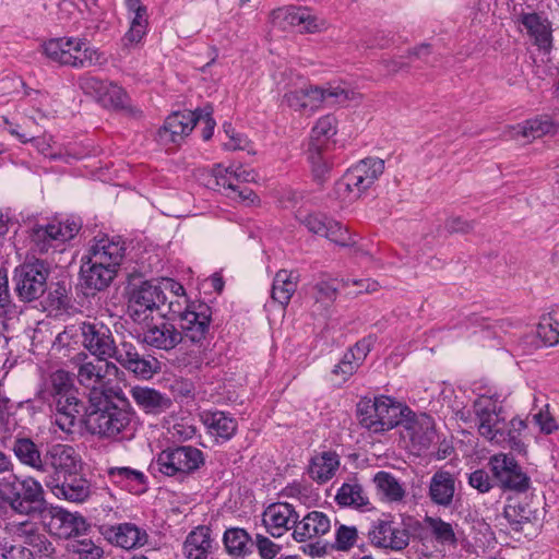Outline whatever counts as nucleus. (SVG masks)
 I'll use <instances>...</instances> for the list:
<instances>
[{
	"label": "nucleus",
	"instance_id": "1",
	"mask_svg": "<svg viewBox=\"0 0 559 559\" xmlns=\"http://www.w3.org/2000/svg\"><path fill=\"white\" fill-rule=\"evenodd\" d=\"M132 411L122 389L93 390L88 394L86 427L93 435L116 438L131 424Z\"/></svg>",
	"mask_w": 559,
	"mask_h": 559
},
{
	"label": "nucleus",
	"instance_id": "2",
	"mask_svg": "<svg viewBox=\"0 0 559 559\" xmlns=\"http://www.w3.org/2000/svg\"><path fill=\"white\" fill-rule=\"evenodd\" d=\"M473 409L476 416L478 432L489 442L503 448L523 453L525 445L522 440V433L526 429V424L520 417H513L507 421L502 416V407L497 399L489 395H480L473 403Z\"/></svg>",
	"mask_w": 559,
	"mask_h": 559
},
{
	"label": "nucleus",
	"instance_id": "3",
	"mask_svg": "<svg viewBox=\"0 0 559 559\" xmlns=\"http://www.w3.org/2000/svg\"><path fill=\"white\" fill-rule=\"evenodd\" d=\"M203 464L204 454L201 450L192 445H178L163 450L152 463V468L181 480Z\"/></svg>",
	"mask_w": 559,
	"mask_h": 559
},
{
	"label": "nucleus",
	"instance_id": "4",
	"mask_svg": "<svg viewBox=\"0 0 559 559\" xmlns=\"http://www.w3.org/2000/svg\"><path fill=\"white\" fill-rule=\"evenodd\" d=\"M384 162L380 158H365L350 167L336 182L340 198L356 200L367 191L383 174Z\"/></svg>",
	"mask_w": 559,
	"mask_h": 559
},
{
	"label": "nucleus",
	"instance_id": "5",
	"mask_svg": "<svg viewBox=\"0 0 559 559\" xmlns=\"http://www.w3.org/2000/svg\"><path fill=\"white\" fill-rule=\"evenodd\" d=\"M166 302L163 289L151 281L131 284L128 292L127 313L133 322L146 324Z\"/></svg>",
	"mask_w": 559,
	"mask_h": 559
},
{
	"label": "nucleus",
	"instance_id": "6",
	"mask_svg": "<svg viewBox=\"0 0 559 559\" xmlns=\"http://www.w3.org/2000/svg\"><path fill=\"white\" fill-rule=\"evenodd\" d=\"M350 95H354V93H350L340 86H329L323 88L310 85L306 88L286 93L283 102L288 107L297 111H313L320 108L324 103L331 106L345 104L347 100L352 99Z\"/></svg>",
	"mask_w": 559,
	"mask_h": 559
},
{
	"label": "nucleus",
	"instance_id": "7",
	"mask_svg": "<svg viewBox=\"0 0 559 559\" xmlns=\"http://www.w3.org/2000/svg\"><path fill=\"white\" fill-rule=\"evenodd\" d=\"M75 331L81 335L82 346L98 360L108 361L117 355L119 344H116L110 328L105 323L97 320L82 321Z\"/></svg>",
	"mask_w": 559,
	"mask_h": 559
},
{
	"label": "nucleus",
	"instance_id": "8",
	"mask_svg": "<svg viewBox=\"0 0 559 559\" xmlns=\"http://www.w3.org/2000/svg\"><path fill=\"white\" fill-rule=\"evenodd\" d=\"M50 270L43 260L23 263L14 271L15 292L23 301H34L47 290Z\"/></svg>",
	"mask_w": 559,
	"mask_h": 559
},
{
	"label": "nucleus",
	"instance_id": "9",
	"mask_svg": "<svg viewBox=\"0 0 559 559\" xmlns=\"http://www.w3.org/2000/svg\"><path fill=\"white\" fill-rule=\"evenodd\" d=\"M81 459L75 449L68 444H52L43 455L40 473L45 474L46 481L59 480L72 471L80 469Z\"/></svg>",
	"mask_w": 559,
	"mask_h": 559
},
{
	"label": "nucleus",
	"instance_id": "10",
	"mask_svg": "<svg viewBox=\"0 0 559 559\" xmlns=\"http://www.w3.org/2000/svg\"><path fill=\"white\" fill-rule=\"evenodd\" d=\"M274 26L285 31L288 27H298L302 33H317L328 28L329 24L310 12L307 8L286 7L271 13Z\"/></svg>",
	"mask_w": 559,
	"mask_h": 559
},
{
	"label": "nucleus",
	"instance_id": "11",
	"mask_svg": "<svg viewBox=\"0 0 559 559\" xmlns=\"http://www.w3.org/2000/svg\"><path fill=\"white\" fill-rule=\"evenodd\" d=\"M491 473L501 488L524 492L530 487V478L523 473L514 457L500 453L489 459Z\"/></svg>",
	"mask_w": 559,
	"mask_h": 559
},
{
	"label": "nucleus",
	"instance_id": "12",
	"mask_svg": "<svg viewBox=\"0 0 559 559\" xmlns=\"http://www.w3.org/2000/svg\"><path fill=\"white\" fill-rule=\"evenodd\" d=\"M79 229L80 225L73 221L36 225L29 231L31 249L36 253H45L55 241L64 242L72 239Z\"/></svg>",
	"mask_w": 559,
	"mask_h": 559
},
{
	"label": "nucleus",
	"instance_id": "13",
	"mask_svg": "<svg viewBox=\"0 0 559 559\" xmlns=\"http://www.w3.org/2000/svg\"><path fill=\"white\" fill-rule=\"evenodd\" d=\"M212 321V310L204 304H191L179 314V325L182 338L192 343L205 340Z\"/></svg>",
	"mask_w": 559,
	"mask_h": 559
},
{
	"label": "nucleus",
	"instance_id": "14",
	"mask_svg": "<svg viewBox=\"0 0 559 559\" xmlns=\"http://www.w3.org/2000/svg\"><path fill=\"white\" fill-rule=\"evenodd\" d=\"M296 218L310 233L324 237L338 246L346 247L353 242L345 227L321 213L304 214L302 212H298Z\"/></svg>",
	"mask_w": 559,
	"mask_h": 559
},
{
	"label": "nucleus",
	"instance_id": "15",
	"mask_svg": "<svg viewBox=\"0 0 559 559\" xmlns=\"http://www.w3.org/2000/svg\"><path fill=\"white\" fill-rule=\"evenodd\" d=\"M98 532L110 545L127 550L143 547L148 542L146 531L130 522L103 524Z\"/></svg>",
	"mask_w": 559,
	"mask_h": 559
},
{
	"label": "nucleus",
	"instance_id": "16",
	"mask_svg": "<svg viewBox=\"0 0 559 559\" xmlns=\"http://www.w3.org/2000/svg\"><path fill=\"white\" fill-rule=\"evenodd\" d=\"M298 521V512L288 502L271 503L262 513V524L265 531L275 538L282 537L290 530L294 531Z\"/></svg>",
	"mask_w": 559,
	"mask_h": 559
},
{
	"label": "nucleus",
	"instance_id": "17",
	"mask_svg": "<svg viewBox=\"0 0 559 559\" xmlns=\"http://www.w3.org/2000/svg\"><path fill=\"white\" fill-rule=\"evenodd\" d=\"M46 487L58 499L74 503H83L92 495L91 483L80 474L79 469L68 473L59 480L46 481Z\"/></svg>",
	"mask_w": 559,
	"mask_h": 559
},
{
	"label": "nucleus",
	"instance_id": "18",
	"mask_svg": "<svg viewBox=\"0 0 559 559\" xmlns=\"http://www.w3.org/2000/svg\"><path fill=\"white\" fill-rule=\"evenodd\" d=\"M126 254L124 242L120 239L102 237L94 239L87 253L82 258L88 263H98L118 272Z\"/></svg>",
	"mask_w": 559,
	"mask_h": 559
},
{
	"label": "nucleus",
	"instance_id": "19",
	"mask_svg": "<svg viewBox=\"0 0 559 559\" xmlns=\"http://www.w3.org/2000/svg\"><path fill=\"white\" fill-rule=\"evenodd\" d=\"M371 544L378 548L401 551L409 544V533L406 528L392 521L379 520L369 531Z\"/></svg>",
	"mask_w": 559,
	"mask_h": 559
},
{
	"label": "nucleus",
	"instance_id": "20",
	"mask_svg": "<svg viewBox=\"0 0 559 559\" xmlns=\"http://www.w3.org/2000/svg\"><path fill=\"white\" fill-rule=\"evenodd\" d=\"M195 110L175 111L169 115L163 127L158 130L157 136L162 144H179L191 133L198 123Z\"/></svg>",
	"mask_w": 559,
	"mask_h": 559
},
{
	"label": "nucleus",
	"instance_id": "21",
	"mask_svg": "<svg viewBox=\"0 0 559 559\" xmlns=\"http://www.w3.org/2000/svg\"><path fill=\"white\" fill-rule=\"evenodd\" d=\"M114 359L142 379H150L156 372V359L141 356L130 342L119 343V349Z\"/></svg>",
	"mask_w": 559,
	"mask_h": 559
},
{
	"label": "nucleus",
	"instance_id": "22",
	"mask_svg": "<svg viewBox=\"0 0 559 559\" xmlns=\"http://www.w3.org/2000/svg\"><path fill=\"white\" fill-rule=\"evenodd\" d=\"M50 406L52 424L67 435L73 433L83 409L81 400L78 396L59 397L51 401Z\"/></svg>",
	"mask_w": 559,
	"mask_h": 559
},
{
	"label": "nucleus",
	"instance_id": "23",
	"mask_svg": "<svg viewBox=\"0 0 559 559\" xmlns=\"http://www.w3.org/2000/svg\"><path fill=\"white\" fill-rule=\"evenodd\" d=\"M16 535L32 554V559H34V557L55 558L56 548L53 544L36 524L31 522L21 523L16 528Z\"/></svg>",
	"mask_w": 559,
	"mask_h": 559
},
{
	"label": "nucleus",
	"instance_id": "24",
	"mask_svg": "<svg viewBox=\"0 0 559 559\" xmlns=\"http://www.w3.org/2000/svg\"><path fill=\"white\" fill-rule=\"evenodd\" d=\"M142 341L151 347L168 352L181 343L182 335L175 324L162 320L158 323L146 324Z\"/></svg>",
	"mask_w": 559,
	"mask_h": 559
},
{
	"label": "nucleus",
	"instance_id": "25",
	"mask_svg": "<svg viewBox=\"0 0 559 559\" xmlns=\"http://www.w3.org/2000/svg\"><path fill=\"white\" fill-rule=\"evenodd\" d=\"M331 531V520L324 512L310 511L299 519L296 528L292 533L297 543L320 538Z\"/></svg>",
	"mask_w": 559,
	"mask_h": 559
},
{
	"label": "nucleus",
	"instance_id": "26",
	"mask_svg": "<svg viewBox=\"0 0 559 559\" xmlns=\"http://www.w3.org/2000/svg\"><path fill=\"white\" fill-rule=\"evenodd\" d=\"M200 418L207 433L215 438L216 442H226L236 435L238 424L230 414L222 411H204Z\"/></svg>",
	"mask_w": 559,
	"mask_h": 559
},
{
	"label": "nucleus",
	"instance_id": "27",
	"mask_svg": "<svg viewBox=\"0 0 559 559\" xmlns=\"http://www.w3.org/2000/svg\"><path fill=\"white\" fill-rule=\"evenodd\" d=\"M134 403L145 414L159 415L173 406V401L159 391L142 385H135L130 390Z\"/></svg>",
	"mask_w": 559,
	"mask_h": 559
},
{
	"label": "nucleus",
	"instance_id": "28",
	"mask_svg": "<svg viewBox=\"0 0 559 559\" xmlns=\"http://www.w3.org/2000/svg\"><path fill=\"white\" fill-rule=\"evenodd\" d=\"M520 22L524 31L538 49L549 52L552 47V31L550 22L537 13H523Z\"/></svg>",
	"mask_w": 559,
	"mask_h": 559
},
{
	"label": "nucleus",
	"instance_id": "29",
	"mask_svg": "<svg viewBox=\"0 0 559 559\" xmlns=\"http://www.w3.org/2000/svg\"><path fill=\"white\" fill-rule=\"evenodd\" d=\"M76 396L72 374L66 370L53 371L38 391V397L43 401H56Z\"/></svg>",
	"mask_w": 559,
	"mask_h": 559
},
{
	"label": "nucleus",
	"instance_id": "30",
	"mask_svg": "<svg viewBox=\"0 0 559 559\" xmlns=\"http://www.w3.org/2000/svg\"><path fill=\"white\" fill-rule=\"evenodd\" d=\"M455 478L447 471H437L429 484L428 496L432 503L439 507L449 508L454 499Z\"/></svg>",
	"mask_w": 559,
	"mask_h": 559
},
{
	"label": "nucleus",
	"instance_id": "31",
	"mask_svg": "<svg viewBox=\"0 0 559 559\" xmlns=\"http://www.w3.org/2000/svg\"><path fill=\"white\" fill-rule=\"evenodd\" d=\"M411 411L389 396H379V423L376 432H383L401 425Z\"/></svg>",
	"mask_w": 559,
	"mask_h": 559
},
{
	"label": "nucleus",
	"instance_id": "32",
	"mask_svg": "<svg viewBox=\"0 0 559 559\" xmlns=\"http://www.w3.org/2000/svg\"><path fill=\"white\" fill-rule=\"evenodd\" d=\"M117 273L118 272L108 266L106 267L98 263H88L87 260L82 259V285L88 290L102 292L106 289L115 280Z\"/></svg>",
	"mask_w": 559,
	"mask_h": 559
},
{
	"label": "nucleus",
	"instance_id": "33",
	"mask_svg": "<svg viewBox=\"0 0 559 559\" xmlns=\"http://www.w3.org/2000/svg\"><path fill=\"white\" fill-rule=\"evenodd\" d=\"M74 362L78 366V380L79 382L90 389V392L93 390H115L116 388L103 385L104 380V371L103 366L99 364H95L93 360L88 359L87 355L84 353L78 354L74 357Z\"/></svg>",
	"mask_w": 559,
	"mask_h": 559
},
{
	"label": "nucleus",
	"instance_id": "34",
	"mask_svg": "<svg viewBox=\"0 0 559 559\" xmlns=\"http://www.w3.org/2000/svg\"><path fill=\"white\" fill-rule=\"evenodd\" d=\"M47 525L50 531L57 528L58 532L56 534L64 538L79 536L87 528V523L82 515L66 510L56 511L52 516H50V521Z\"/></svg>",
	"mask_w": 559,
	"mask_h": 559
},
{
	"label": "nucleus",
	"instance_id": "35",
	"mask_svg": "<svg viewBox=\"0 0 559 559\" xmlns=\"http://www.w3.org/2000/svg\"><path fill=\"white\" fill-rule=\"evenodd\" d=\"M212 544L211 530L206 526H199L187 536L183 543V554L187 559H207L212 552Z\"/></svg>",
	"mask_w": 559,
	"mask_h": 559
},
{
	"label": "nucleus",
	"instance_id": "36",
	"mask_svg": "<svg viewBox=\"0 0 559 559\" xmlns=\"http://www.w3.org/2000/svg\"><path fill=\"white\" fill-rule=\"evenodd\" d=\"M335 501L341 507L369 509L370 500L364 486L357 478L345 481L337 490Z\"/></svg>",
	"mask_w": 559,
	"mask_h": 559
},
{
	"label": "nucleus",
	"instance_id": "37",
	"mask_svg": "<svg viewBox=\"0 0 559 559\" xmlns=\"http://www.w3.org/2000/svg\"><path fill=\"white\" fill-rule=\"evenodd\" d=\"M70 67L73 68H88L102 66L106 62V58L97 49L86 45L81 39L72 38Z\"/></svg>",
	"mask_w": 559,
	"mask_h": 559
},
{
	"label": "nucleus",
	"instance_id": "38",
	"mask_svg": "<svg viewBox=\"0 0 559 559\" xmlns=\"http://www.w3.org/2000/svg\"><path fill=\"white\" fill-rule=\"evenodd\" d=\"M340 467V457L333 451H325L316 455L309 465V475L317 483L330 480Z\"/></svg>",
	"mask_w": 559,
	"mask_h": 559
},
{
	"label": "nucleus",
	"instance_id": "39",
	"mask_svg": "<svg viewBox=\"0 0 559 559\" xmlns=\"http://www.w3.org/2000/svg\"><path fill=\"white\" fill-rule=\"evenodd\" d=\"M297 283L298 275L295 272L280 270L273 278L272 299L282 307H286L297 289Z\"/></svg>",
	"mask_w": 559,
	"mask_h": 559
},
{
	"label": "nucleus",
	"instance_id": "40",
	"mask_svg": "<svg viewBox=\"0 0 559 559\" xmlns=\"http://www.w3.org/2000/svg\"><path fill=\"white\" fill-rule=\"evenodd\" d=\"M226 551L233 557H245L251 554L253 542L248 532L240 527L227 528L223 536Z\"/></svg>",
	"mask_w": 559,
	"mask_h": 559
},
{
	"label": "nucleus",
	"instance_id": "41",
	"mask_svg": "<svg viewBox=\"0 0 559 559\" xmlns=\"http://www.w3.org/2000/svg\"><path fill=\"white\" fill-rule=\"evenodd\" d=\"M373 483L378 492L388 502H401L406 496L403 485L389 472H378L373 476Z\"/></svg>",
	"mask_w": 559,
	"mask_h": 559
},
{
	"label": "nucleus",
	"instance_id": "42",
	"mask_svg": "<svg viewBox=\"0 0 559 559\" xmlns=\"http://www.w3.org/2000/svg\"><path fill=\"white\" fill-rule=\"evenodd\" d=\"M13 452L23 465L29 466L37 472L43 467V455L32 439H16L13 444Z\"/></svg>",
	"mask_w": 559,
	"mask_h": 559
},
{
	"label": "nucleus",
	"instance_id": "43",
	"mask_svg": "<svg viewBox=\"0 0 559 559\" xmlns=\"http://www.w3.org/2000/svg\"><path fill=\"white\" fill-rule=\"evenodd\" d=\"M425 524L435 539L441 545L456 546L457 538L451 523L441 518L426 516Z\"/></svg>",
	"mask_w": 559,
	"mask_h": 559
},
{
	"label": "nucleus",
	"instance_id": "44",
	"mask_svg": "<svg viewBox=\"0 0 559 559\" xmlns=\"http://www.w3.org/2000/svg\"><path fill=\"white\" fill-rule=\"evenodd\" d=\"M17 489L24 490L25 497L28 499L33 513L37 514L45 509V492L41 484L33 478L25 477L17 480Z\"/></svg>",
	"mask_w": 559,
	"mask_h": 559
},
{
	"label": "nucleus",
	"instance_id": "45",
	"mask_svg": "<svg viewBox=\"0 0 559 559\" xmlns=\"http://www.w3.org/2000/svg\"><path fill=\"white\" fill-rule=\"evenodd\" d=\"M17 480L19 478L14 476V480L5 486L3 499L14 512L23 515H34L33 507L25 497L24 490L17 489Z\"/></svg>",
	"mask_w": 559,
	"mask_h": 559
},
{
	"label": "nucleus",
	"instance_id": "46",
	"mask_svg": "<svg viewBox=\"0 0 559 559\" xmlns=\"http://www.w3.org/2000/svg\"><path fill=\"white\" fill-rule=\"evenodd\" d=\"M97 102L105 108L121 110L127 107L129 98L122 87L108 82Z\"/></svg>",
	"mask_w": 559,
	"mask_h": 559
},
{
	"label": "nucleus",
	"instance_id": "47",
	"mask_svg": "<svg viewBox=\"0 0 559 559\" xmlns=\"http://www.w3.org/2000/svg\"><path fill=\"white\" fill-rule=\"evenodd\" d=\"M359 423L368 430L376 432V425L379 423V396L361 399L357 404Z\"/></svg>",
	"mask_w": 559,
	"mask_h": 559
},
{
	"label": "nucleus",
	"instance_id": "48",
	"mask_svg": "<svg viewBox=\"0 0 559 559\" xmlns=\"http://www.w3.org/2000/svg\"><path fill=\"white\" fill-rule=\"evenodd\" d=\"M72 38H56L50 39L44 45L45 55L52 61L61 64L69 66L71 60L70 48Z\"/></svg>",
	"mask_w": 559,
	"mask_h": 559
},
{
	"label": "nucleus",
	"instance_id": "49",
	"mask_svg": "<svg viewBox=\"0 0 559 559\" xmlns=\"http://www.w3.org/2000/svg\"><path fill=\"white\" fill-rule=\"evenodd\" d=\"M74 559H103L104 549L90 538L74 539L69 545Z\"/></svg>",
	"mask_w": 559,
	"mask_h": 559
},
{
	"label": "nucleus",
	"instance_id": "50",
	"mask_svg": "<svg viewBox=\"0 0 559 559\" xmlns=\"http://www.w3.org/2000/svg\"><path fill=\"white\" fill-rule=\"evenodd\" d=\"M308 160L311 164L312 175L316 181L323 182L330 171V165L322 154L321 145L310 143L308 148Z\"/></svg>",
	"mask_w": 559,
	"mask_h": 559
},
{
	"label": "nucleus",
	"instance_id": "51",
	"mask_svg": "<svg viewBox=\"0 0 559 559\" xmlns=\"http://www.w3.org/2000/svg\"><path fill=\"white\" fill-rule=\"evenodd\" d=\"M536 336L545 346L559 344V322L551 317H544L536 328Z\"/></svg>",
	"mask_w": 559,
	"mask_h": 559
},
{
	"label": "nucleus",
	"instance_id": "52",
	"mask_svg": "<svg viewBox=\"0 0 559 559\" xmlns=\"http://www.w3.org/2000/svg\"><path fill=\"white\" fill-rule=\"evenodd\" d=\"M336 133V120L332 116L320 118L312 128L310 143H318L323 150L324 143Z\"/></svg>",
	"mask_w": 559,
	"mask_h": 559
},
{
	"label": "nucleus",
	"instance_id": "53",
	"mask_svg": "<svg viewBox=\"0 0 559 559\" xmlns=\"http://www.w3.org/2000/svg\"><path fill=\"white\" fill-rule=\"evenodd\" d=\"M555 129L554 122L548 117H542L527 120L522 132L525 138L536 139L552 133Z\"/></svg>",
	"mask_w": 559,
	"mask_h": 559
},
{
	"label": "nucleus",
	"instance_id": "54",
	"mask_svg": "<svg viewBox=\"0 0 559 559\" xmlns=\"http://www.w3.org/2000/svg\"><path fill=\"white\" fill-rule=\"evenodd\" d=\"M503 516L514 530L519 531L522 523L530 521V511L521 503L509 501L504 506Z\"/></svg>",
	"mask_w": 559,
	"mask_h": 559
},
{
	"label": "nucleus",
	"instance_id": "55",
	"mask_svg": "<svg viewBox=\"0 0 559 559\" xmlns=\"http://www.w3.org/2000/svg\"><path fill=\"white\" fill-rule=\"evenodd\" d=\"M358 532L355 526L340 525L335 531L334 547L340 551L349 550L357 542Z\"/></svg>",
	"mask_w": 559,
	"mask_h": 559
},
{
	"label": "nucleus",
	"instance_id": "56",
	"mask_svg": "<svg viewBox=\"0 0 559 559\" xmlns=\"http://www.w3.org/2000/svg\"><path fill=\"white\" fill-rule=\"evenodd\" d=\"M48 306L56 310L67 309L70 306V297L64 284L57 283L48 293Z\"/></svg>",
	"mask_w": 559,
	"mask_h": 559
},
{
	"label": "nucleus",
	"instance_id": "57",
	"mask_svg": "<svg viewBox=\"0 0 559 559\" xmlns=\"http://www.w3.org/2000/svg\"><path fill=\"white\" fill-rule=\"evenodd\" d=\"M107 83V81H103L92 75H83L79 79V87L82 92L85 95L94 97L96 100L99 99Z\"/></svg>",
	"mask_w": 559,
	"mask_h": 559
},
{
	"label": "nucleus",
	"instance_id": "58",
	"mask_svg": "<svg viewBox=\"0 0 559 559\" xmlns=\"http://www.w3.org/2000/svg\"><path fill=\"white\" fill-rule=\"evenodd\" d=\"M318 301L332 302L336 299L340 285L336 280H322L314 285Z\"/></svg>",
	"mask_w": 559,
	"mask_h": 559
},
{
	"label": "nucleus",
	"instance_id": "59",
	"mask_svg": "<svg viewBox=\"0 0 559 559\" xmlns=\"http://www.w3.org/2000/svg\"><path fill=\"white\" fill-rule=\"evenodd\" d=\"M253 545L262 559H274L282 549L280 545L262 534L255 535Z\"/></svg>",
	"mask_w": 559,
	"mask_h": 559
},
{
	"label": "nucleus",
	"instance_id": "60",
	"mask_svg": "<svg viewBox=\"0 0 559 559\" xmlns=\"http://www.w3.org/2000/svg\"><path fill=\"white\" fill-rule=\"evenodd\" d=\"M233 173L228 168H223L222 165H216L212 170V179L207 182L211 188L223 187L235 190V186L231 181ZM235 177L238 175L235 173Z\"/></svg>",
	"mask_w": 559,
	"mask_h": 559
},
{
	"label": "nucleus",
	"instance_id": "61",
	"mask_svg": "<svg viewBox=\"0 0 559 559\" xmlns=\"http://www.w3.org/2000/svg\"><path fill=\"white\" fill-rule=\"evenodd\" d=\"M417 427L425 428L426 431L424 433L423 440L420 441L424 445H427L431 442L435 431L432 429V423L430 417L423 415L420 418L416 419L413 423L406 425V428L412 430V438L416 439L418 436Z\"/></svg>",
	"mask_w": 559,
	"mask_h": 559
},
{
	"label": "nucleus",
	"instance_id": "62",
	"mask_svg": "<svg viewBox=\"0 0 559 559\" xmlns=\"http://www.w3.org/2000/svg\"><path fill=\"white\" fill-rule=\"evenodd\" d=\"M468 484L480 493L488 492L492 488V481L484 469H476L468 476Z\"/></svg>",
	"mask_w": 559,
	"mask_h": 559
},
{
	"label": "nucleus",
	"instance_id": "63",
	"mask_svg": "<svg viewBox=\"0 0 559 559\" xmlns=\"http://www.w3.org/2000/svg\"><path fill=\"white\" fill-rule=\"evenodd\" d=\"M195 116L198 117V122L204 123V128L202 130L203 140L209 141L212 138L215 128V120L212 117V108H198Z\"/></svg>",
	"mask_w": 559,
	"mask_h": 559
},
{
	"label": "nucleus",
	"instance_id": "64",
	"mask_svg": "<svg viewBox=\"0 0 559 559\" xmlns=\"http://www.w3.org/2000/svg\"><path fill=\"white\" fill-rule=\"evenodd\" d=\"M10 133L15 135L22 143H32V145L43 155L47 156L50 150L49 141L44 136H31L20 133L16 129H11Z\"/></svg>",
	"mask_w": 559,
	"mask_h": 559
}]
</instances>
